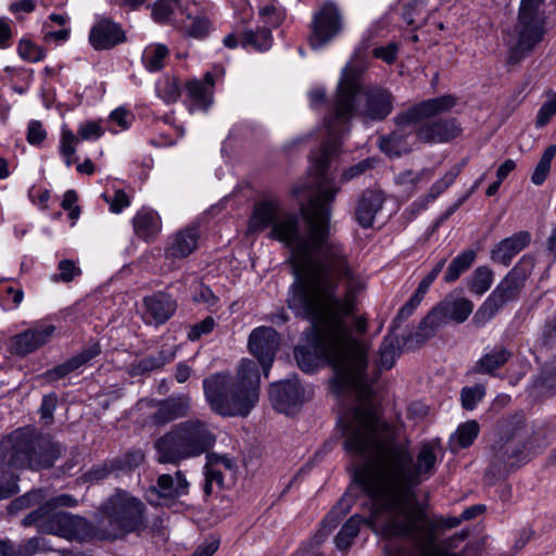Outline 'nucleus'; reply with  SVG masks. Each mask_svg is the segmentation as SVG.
I'll use <instances>...</instances> for the list:
<instances>
[{
	"mask_svg": "<svg viewBox=\"0 0 556 556\" xmlns=\"http://www.w3.org/2000/svg\"><path fill=\"white\" fill-rule=\"evenodd\" d=\"M306 232L301 217L282 210L274 194H264L254 205L249 231L270 229L269 237L289 248L294 281L286 300L288 307L311 323L312 346H298L294 357L305 372H313L323 358L336 374L338 395L353 390L367 391L366 369L369 346L352 334L349 317L357 311L356 289L349 286L343 296L337 294L341 279H352L353 269L344 245L330 238L329 210L305 213Z\"/></svg>",
	"mask_w": 556,
	"mask_h": 556,
	"instance_id": "nucleus-1",
	"label": "nucleus"
},
{
	"mask_svg": "<svg viewBox=\"0 0 556 556\" xmlns=\"http://www.w3.org/2000/svg\"><path fill=\"white\" fill-rule=\"evenodd\" d=\"M338 424L350 455L372 457L371 463L354 465L352 471L353 481L374 501L371 522L382 533H399L427 517L413 486L435 472L432 445L424 444L414 463L408 442L399 441V430L370 403L348 409Z\"/></svg>",
	"mask_w": 556,
	"mask_h": 556,
	"instance_id": "nucleus-2",
	"label": "nucleus"
},
{
	"mask_svg": "<svg viewBox=\"0 0 556 556\" xmlns=\"http://www.w3.org/2000/svg\"><path fill=\"white\" fill-rule=\"evenodd\" d=\"M361 77L362 70L352 63L346 64L342 70L333 111L325 118L328 138L315 159L313 182L317 185V191L309 195L307 204H302L300 208V217L304 222L306 212L319 208L329 210V219L331 218V204L340 187L328 176V167L338 154L341 136L348 131L352 116L358 114L365 121L380 122L393 110L391 92L379 86L363 87Z\"/></svg>",
	"mask_w": 556,
	"mask_h": 556,
	"instance_id": "nucleus-3",
	"label": "nucleus"
},
{
	"mask_svg": "<svg viewBox=\"0 0 556 556\" xmlns=\"http://www.w3.org/2000/svg\"><path fill=\"white\" fill-rule=\"evenodd\" d=\"M260 370L252 359L241 361L236 378L215 374L203 380L205 399L216 414L247 417L260 399Z\"/></svg>",
	"mask_w": 556,
	"mask_h": 556,
	"instance_id": "nucleus-4",
	"label": "nucleus"
},
{
	"mask_svg": "<svg viewBox=\"0 0 556 556\" xmlns=\"http://www.w3.org/2000/svg\"><path fill=\"white\" fill-rule=\"evenodd\" d=\"M498 439L493 444V467L498 473L519 467L531 455L548 444L543 428H529L522 413L501 418L496 424Z\"/></svg>",
	"mask_w": 556,
	"mask_h": 556,
	"instance_id": "nucleus-5",
	"label": "nucleus"
},
{
	"mask_svg": "<svg viewBox=\"0 0 556 556\" xmlns=\"http://www.w3.org/2000/svg\"><path fill=\"white\" fill-rule=\"evenodd\" d=\"M216 443L212 426L205 420L191 418L173 426L154 443L157 462L178 465L207 453Z\"/></svg>",
	"mask_w": 556,
	"mask_h": 556,
	"instance_id": "nucleus-6",
	"label": "nucleus"
},
{
	"mask_svg": "<svg viewBox=\"0 0 556 556\" xmlns=\"http://www.w3.org/2000/svg\"><path fill=\"white\" fill-rule=\"evenodd\" d=\"M63 447L48 435L20 428L0 441V465L39 470L52 467Z\"/></svg>",
	"mask_w": 556,
	"mask_h": 556,
	"instance_id": "nucleus-7",
	"label": "nucleus"
},
{
	"mask_svg": "<svg viewBox=\"0 0 556 556\" xmlns=\"http://www.w3.org/2000/svg\"><path fill=\"white\" fill-rule=\"evenodd\" d=\"M457 103L452 94L424 100L395 116L396 128L379 139L380 150L389 156H401L413 150L416 129L412 126L430 117L450 112Z\"/></svg>",
	"mask_w": 556,
	"mask_h": 556,
	"instance_id": "nucleus-8",
	"label": "nucleus"
},
{
	"mask_svg": "<svg viewBox=\"0 0 556 556\" xmlns=\"http://www.w3.org/2000/svg\"><path fill=\"white\" fill-rule=\"evenodd\" d=\"M534 265V257L529 254L517 262L475 313L472 321L477 327H483L503 306L519 299Z\"/></svg>",
	"mask_w": 556,
	"mask_h": 556,
	"instance_id": "nucleus-9",
	"label": "nucleus"
},
{
	"mask_svg": "<svg viewBox=\"0 0 556 556\" xmlns=\"http://www.w3.org/2000/svg\"><path fill=\"white\" fill-rule=\"evenodd\" d=\"M144 504L129 492L116 490L101 507L108 528L101 529L104 539H118L139 530L143 525Z\"/></svg>",
	"mask_w": 556,
	"mask_h": 556,
	"instance_id": "nucleus-10",
	"label": "nucleus"
},
{
	"mask_svg": "<svg viewBox=\"0 0 556 556\" xmlns=\"http://www.w3.org/2000/svg\"><path fill=\"white\" fill-rule=\"evenodd\" d=\"M24 527L35 526L40 533L54 534L67 540L83 541L89 535L85 518L41 505L22 520Z\"/></svg>",
	"mask_w": 556,
	"mask_h": 556,
	"instance_id": "nucleus-11",
	"label": "nucleus"
},
{
	"mask_svg": "<svg viewBox=\"0 0 556 556\" xmlns=\"http://www.w3.org/2000/svg\"><path fill=\"white\" fill-rule=\"evenodd\" d=\"M344 17L340 8L331 1L324 2L314 12L308 41L314 50L320 49L343 30Z\"/></svg>",
	"mask_w": 556,
	"mask_h": 556,
	"instance_id": "nucleus-12",
	"label": "nucleus"
},
{
	"mask_svg": "<svg viewBox=\"0 0 556 556\" xmlns=\"http://www.w3.org/2000/svg\"><path fill=\"white\" fill-rule=\"evenodd\" d=\"M407 531L383 533L388 536H402L413 543L414 556H464L463 553H450L437 546V525L427 517L416 521Z\"/></svg>",
	"mask_w": 556,
	"mask_h": 556,
	"instance_id": "nucleus-13",
	"label": "nucleus"
},
{
	"mask_svg": "<svg viewBox=\"0 0 556 556\" xmlns=\"http://www.w3.org/2000/svg\"><path fill=\"white\" fill-rule=\"evenodd\" d=\"M544 0H521L518 24L520 25V47L534 48L544 36L545 15L542 10Z\"/></svg>",
	"mask_w": 556,
	"mask_h": 556,
	"instance_id": "nucleus-14",
	"label": "nucleus"
},
{
	"mask_svg": "<svg viewBox=\"0 0 556 556\" xmlns=\"http://www.w3.org/2000/svg\"><path fill=\"white\" fill-rule=\"evenodd\" d=\"M473 311V303L460 296H446L437 306H434L424 318V325L439 326L447 321L456 324L464 323Z\"/></svg>",
	"mask_w": 556,
	"mask_h": 556,
	"instance_id": "nucleus-15",
	"label": "nucleus"
},
{
	"mask_svg": "<svg viewBox=\"0 0 556 556\" xmlns=\"http://www.w3.org/2000/svg\"><path fill=\"white\" fill-rule=\"evenodd\" d=\"M248 343L251 354L257 358L267 377L280 345L279 333L271 327L262 326L250 333Z\"/></svg>",
	"mask_w": 556,
	"mask_h": 556,
	"instance_id": "nucleus-16",
	"label": "nucleus"
},
{
	"mask_svg": "<svg viewBox=\"0 0 556 556\" xmlns=\"http://www.w3.org/2000/svg\"><path fill=\"white\" fill-rule=\"evenodd\" d=\"M142 305V319L147 325L154 327L166 324L177 311V301L165 291L143 296Z\"/></svg>",
	"mask_w": 556,
	"mask_h": 556,
	"instance_id": "nucleus-17",
	"label": "nucleus"
},
{
	"mask_svg": "<svg viewBox=\"0 0 556 556\" xmlns=\"http://www.w3.org/2000/svg\"><path fill=\"white\" fill-rule=\"evenodd\" d=\"M269 399L276 410L290 414L303 404L304 389L295 376L270 384Z\"/></svg>",
	"mask_w": 556,
	"mask_h": 556,
	"instance_id": "nucleus-18",
	"label": "nucleus"
},
{
	"mask_svg": "<svg viewBox=\"0 0 556 556\" xmlns=\"http://www.w3.org/2000/svg\"><path fill=\"white\" fill-rule=\"evenodd\" d=\"M416 129V138L425 143H446L459 137L463 128L455 117L431 119Z\"/></svg>",
	"mask_w": 556,
	"mask_h": 556,
	"instance_id": "nucleus-19",
	"label": "nucleus"
},
{
	"mask_svg": "<svg viewBox=\"0 0 556 556\" xmlns=\"http://www.w3.org/2000/svg\"><path fill=\"white\" fill-rule=\"evenodd\" d=\"M54 331L53 325H39L26 329L11 338L10 352L17 356H26L47 344Z\"/></svg>",
	"mask_w": 556,
	"mask_h": 556,
	"instance_id": "nucleus-20",
	"label": "nucleus"
},
{
	"mask_svg": "<svg viewBox=\"0 0 556 556\" xmlns=\"http://www.w3.org/2000/svg\"><path fill=\"white\" fill-rule=\"evenodd\" d=\"M122 26L110 17L97 21L90 29L89 42L94 50H110L126 41Z\"/></svg>",
	"mask_w": 556,
	"mask_h": 556,
	"instance_id": "nucleus-21",
	"label": "nucleus"
},
{
	"mask_svg": "<svg viewBox=\"0 0 556 556\" xmlns=\"http://www.w3.org/2000/svg\"><path fill=\"white\" fill-rule=\"evenodd\" d=\"M192 409L191 396L187 393L174 394L157 403V408L151 416L156 426H164L177 419L187 417Z\"/></svg>",
	"mask_w": 556,
	"mask_h": 556,
	"instance_id": "nucleus-22",
	"label": "nucleus"
},
{
	"mask_svg": "<svg viewBox=\"0 0 556 556\" xmlns=\"http://www.w3.org/2000/svg\"><path fill=\"white\" fill-rule=\"evenodd\" d=\"M102 352L101 346L98 342H93L88 346L84 348L78 354L68 358L66 362L47 370L42 377L47 382H55L63 379L71 372L79 369L80 367L88 364L91 359L96 358Z\"/></svg>",
	"mask_w": 556,
	"mask_h": 556,
	"instance_id": "nucleus-23",
	"label": "nucleus"
},
{
	"mask_svg": "<svg viewBox=\"0 0 556 556\" xmlns=\"http://www.w3.org/2000/svg\"><path fill=\"white\" fill-rule=\"evenodd\" d=\"M531 242L529 231H518L513 236L501 240L490 253V257L494 263L508 266L511 260L526 249Z\"/></svg>",
	"mask_w": 556,
	"mask_h": 556,
	"instance_id": "nucleus-24",
	"label": "nucleus"
},
{
	"mask_svg": "<svg viewBox=\"0 0 556 556\" xmlns=\"http://www.w3.org/2000/svg\"><path fill=\"white\" fill-rule=\"evenodd\" d=\"M370 501H371L370 517L365 519L362 516H359L358 514L353 515L352 517H350L348 519V521L342 526L339 533L336 535L334 543H336V546L340 551H346L351 547V545L353 544V540L358 535L361 526L363 523L368 525L372 529L374 532L381 534L386 539H394L395 538V536L384 535L382 533V531L380 530V527H378L377 525L371 522V520L374 518L375 505H374V501L371 498H370Z\"/></svg>",
	"mask_w": 556,
	"mask_h": 556,
	"instance_id": "nucleus-25",
	"label": "nucleus"
},
{
	"mask_svg": "<svg viewBox=\"0 0 556 556\" xmlns=\"http://www.w3.org/2000/svg\"><path fill=\"white\" fill-rule=\"evenodd\" d=\"M384 199L381 193L374 190H365L355 206V219L363 228L374 225L377 213L382 208Z\"/></svg>",
	"mask_w": 556,
	"mask_h": 556,
	"instance_id": "nucleus-26",
	"label": "nucleus"
},
{
	"mask_svg": "<svg viewBox=\"0 0 556 556\" xmlns=\"http://www.w3.org/2000/svg\"><path fill=\"white\" fill-rule=\"evenodd\" d=\"M199 229L188 226L179 230L168 242L165 255L168 258H185L198 247Z\"/></svg>",
	"mask_w": 556,
	"mask_h": 556,
	"instance_id": "nucleus-27",
	"label": "nucleus"
},
{
	"mask_svg": "<svg viewBox=\"0 0 556 556\" xmlns=\"http://www.w3.org/2000/svg\"><path fill=\"white\" fill-rule=\"evenodd\" d=\"M152 491H155L159 497L176 500L188 494L189 482L180 470H177L175 475L163 473L157 477Z\"/></svg>",
	"mask_w": 556,
	"mask_h": 556,
	"instance_id": "nucleus-28",
	"label": "nucleus"
},
{
	"mask_svg": "<svg viewBox=\"0 0 556 556\" xmlns=\"http://www.w3.org/2000/svg\"><path fill=\"white\" fill-rule=\"evenodd\" d=\"M513 357V352L504 345H495L486 352L475 365V372L495 376Z\"/></svg>",
	"mask_w": 556,
	"mask_h": 556,
	"instance_id": "nucleus-29",
	"label": "nucleus"
},
{
	"mask_svg": "<svg viewBox=\"0 0 556 556\" xmlns=\"http://www.w3.org/2000/svg\"><path fill=\"white\" fill-rule=\"evenodd\" d=\"M135 233L146 241L153 239L161 230V222L156 212L141 208L132 219Z\"/></svg>",
	"mask_w": 556,
	"mask_h": 556,
	"instance_id": "nucleus-30",
	"label": "nucleus"
},
{
	"mask_svg": "<svg viewBox=\"0 0 556 556\" xmlns=\"http://www.w3.org/2000/svg\"><path fill=\"white\" fill-rule=\"evenodd\" d=\"M402 353L399 338L390 330V333L386 336L379 348L378 358L376 365L378 369L388 370L391 369L397 357Z\"/></svg>",
	"mask_w": 556,
	"mask_h": 556,
	"instance_id": "nucleus-31",
	"label": "nucleus"
},
{
	"mask_svg": "<svg viewBox=\"0 0 556 556\" xmlns=\"http://www.w3.org/2000/svg\"><path fill=\"white\" fill-rule=\"evenodd\" d=\"M477 251L467 249L452 260L443 276L446 283L456 281L464 273H466L475 263Z\"/></svg>",
	"mask_w": 556,
	"mask_h": 556,
	"instance_id": "nucleus-32",
	"label": "nucleus"
},
{
	"mask_svg": "<svg viewBox=\"0 0 556 556\" xmlns=\"http://www.w3.org/2000/svg\"><path fill=\"white\" fill-rule=\"evenodd\" d=\"M188 98L191 101V110L207 111L212 104V90L201 80L193 79L186 85Z\"/></svg>",
	"mask_w": 556,
	"mask_h": 556,
	"instance_id": "nucleus-33",
	"label": "nucleus"
},
{
	"mask_svg": "<svg viewBox=\"0 0 556 556\" xmlns=\"http://www.w3.org/2000/svg\"><path fill=\"white\" fill-rule=\"evenodd\" d=\"M169 55L168 48L163 43L148 46L142 53V63L149 72H159Z\"/></svg>",
	"mask_w": 556,
	"mask_h": 556,
	"instance_id": "nucleus-34",
	"label": "nucleus"
},
{
	"mask_svg": "<svg viewBox=\"0 0 556 556\" xmlns=\"http://www.w3.org/2000/svg\"><path fill=\"white\" fill-rule=\"evenodd\" d=\"M271 29L267 26L258 27L254 30H247L242 34L241 45L252 47L255 50L266 51L271 47Z\"/></svg>",
	"mask_w": 556,
	"mask_h": 556,
	"instance_id": "nucleus-35",
	"label": "nucleus"
},
{
	"mask_svg": "<svg viewBox=\"0 0 556 556\" xmlns=\"http://www.w3.org/2000/svg\"><path fill=\"white\" fill-rule=\"evenodd\" d=\"M493 279L494 273L489 266H478L469 277L468 288L472 293L482 295L491 288Z\"/></svg>",
	"mask_w": 556,
	"mask_h": 556,
	"instance_id": "nucleus-36",
	"label": "nucleus"
},
{
	"mask_svg": "<svg viewBox=\"0 0 556 556\" xmlns=\"http://www.w3.org/2000/svg\"><path fill=\"white\" fill-rule=\"evenodd\" d=\"M556 155V144H549L543 152V154L540 157L539 163L536 164L534 172L531 176V181L535 186H541L546 180L549 170L552 161Z\"/></svg>",
	"mask_w": 556,
	"mask_h": 556,
	"instance_id": "nucleus-37",
	"label": "nucleus"
},
{
	"mask_svg": "<svg viewBox=\"0 0 556 556\" xmlns=\"http://www.w3.org/2000/svg\"><path fill=\"white\" fill-rule=\"evenodd\" d=\"M144 454L141 450H131L125 455L112 460V466L118 472H129L139 467L143 462Z\"/></svg>",
	"mask_w": 556,
	"mask_h": 556,
	"instance_id": "nucleus-38",
	"label": "nucleus"
},
{
	"mask_svg": "<svg viewBox=\"0 0 556 556\" xmlns=\"http://www.w3.org/2000/svg\"><path fill=\"white\" fill-rule=\"evenodd\" d=\"M439 329V326L424 325V318L419 323L418 329L414 333H409L403 341V344L408 350L416 349L424 344L428 339L433 337L434 332Z\"/></svg>",
	"mask_w": 556,
	"mask_h": 556,
	"instance_id": "nucleus-39",
	"label": "nucleus"
},
{
	"mask_svg": "<svg viewBox=\"0 0 556 556\" xmlns=\"http://www.w3.org/2000/svg\"><path fill=\"white\" fill-rule=\"evenodd\" d=\"M285 10L274 2L265 3L260 8V17L269 28L278 27L285 20Z\"/></svg>",
	"mask_w": 556,
	"mask_h": 556,
	"instance_id": "nucleus-40",
	"label": "nucleus"
},
{
	"mask_svg": "<svg viewBox=\"0 0 556 556\" xmlns=\"http://www.w3.org/2000/svg\"><path fill=\"white\" fill-rule=\"evenodd\" d=\"M479 425L476 420L462 424L455 433V440L458 447L466 448L470 446L479 434Z\"/></svg>",
	"mask_w": 556,
	"mask_h": 556,
	"instance_id": "nucleus-41",
	"label": "nucleus"
},
{
	"mask_svg": "<svg viewBox=\"0 0 556 556\" xmlns=\"http://www.w3.org/2000/svg\"><path fill=\"white\" fill-rule=\"evenodd\" d=\"M191 23L186 26V34L195 39H204L212 30V22L205 15L192 17L188 15Z\"/></svg>",
	"mask_w": 556,
	"mask_h": 556,
	"instance_id": "nucleus-42",
	"label": "nucleus"
},
{
	"mask_svg": "<svg viewBox=\"0 0 556 556\" xmlns=\"http://www.w3.org/2000/svg\"><path fill=\"white\" fill-rule=\"evenodd\" d=\"M159 97L166 103H175L180 97L179 83L174 77H165L156 87Z\"/></svg>",
	"mask_w": 556,
	"mask_h": 556,
	"instance_id": "nucleus-43",
	"label": "nucleus"
},
{
	"mask_svg": "<svg viewBox=\"0 0 556 556\" xmlns=\"http://www.w3.org/2000/svg\"><path fill=\"white\" fill-rule=\"evenodd\" d=\"M463 169V164L454 165L450 170L445 173V175L437 180L429 190V197L434 200L441 193H443L450 186L453 185L455 179L458 177Z\"/></svg>",
	"mask_w": 556,
	"mask_h": 556,
	"instance_id": "nucleus-44",
	"label": "nucleus"
},
{
	"mask_svg": "<svg viewBox=\"0 0 556 556\" xmlns=\"http://www.w3.org/2000/svg\"><path fill=\"white\" fill-rule=\"evenodd\" d=\"M556 115V92L547 93V100L542 104L536 114V126L544 127Z\"/></svg>",
	"mask_w": 556,
	"mask_h": 556,
	"instance_id": "nucleus-45",
	"label": "nucleus"
},
{
	"mask_svg": "<svg viewBox=\"0 0 556 556\" xmlns=\"http://www.w3.org/2000/svg\"><path fill=\"white\" fill-rule=\"evenodd\" d=\"M17 52L23 60L28 62H38L45 58V51L27 39L20 40Z\"/></svg>",
	"mask_w": 556,
	"mask_h": 556,
	"instance_id": "nucleus-46",
	"label": "nucleus"
},
{
	"mask_svg": "<svg viewBox=\"0 0 556 556\" xmlns=\"http://www.w3.org/2000/svg\"><path fill=\"white\" fill-rule=\"evenodd\" d=\"M428 0H410L403 5L402 18L408 26H415L416 16L421 15Z\"/></svg>",
	"mask_w": 556,
	"mask_h": 556,
	"instance_id": "nucleus-47",
	"label": "nucleus"
},
{
	"mask_svg": "<svg viewBox=\"0 0 556 556\" xmlns=\"http://www.w3.org/2000/svg\"><path fill=\"white\" fill-rule=\"evenodd\" d=\"M42 500H43V492L41 490H34V491L27 492L23 496L14 500L10 504L9 510H10V513H13L14 510L27 508L31 505L40 503Z\"/></svg>",
	"mask_w": 556,
	"mask_h": 556,
	"instance_id": "nucleus-48",
	"label": "nucleus"
},
{
	"mask_svg": "<svg viewBox=\"0 0 556 556\" xmlns=\"http://www.w3.org/2000/svg\"><path fill=\"white\" fill-rule=\"evenodd\" d=\"M400 45L396 42H389L386 46H378L372 49V56L383 61L387 64H393L397 60Z\"/></svg>",
	"mask_w": 556,
	"mask_h": 556,
	"instance_id": "nucleus-49",
	"label": "nucleus"
},
{
	"mask_svg": "<svg viewBox=\"0 0 556 556\" xmlns=\"http://www.w3.org/2000/svg\"><path fill=\"white\" fill-rule=\"evenodd\" d=\"M374 164H375L374 159L362 160L357 164H354V165L350 166L349 168L344 169V172L341 175L340 181L342 184H344V182H348V181L365 174L366 172H368L369 169H371L374 167Z\"/></svg>",
	"mask_w": 556,
	"mask_h": 556,
	"instance_id": "nucleus-50",
	"label": "nucleus"
},
{
	"mask_svg": "<svg viewBox=\"0 0 556 556\" xmlns=\"http://www.w3.org/2000/svg\"><path fill=\"white\" fill-rule=\"evenodd\" d=\"M540 341L543 345L556 342V309L545 318L541 328Z\"/></svg>",
	"mask_w": 556,
	"mask_h": 556,
	"instance_id": "nucleus-51",
	"label": "nucleus"
},
{
	"mask_svg": "<svg viewBox=\"0 0 556 556\" xmlns=\"http://www.w3.org/2000/svg\"><path fill=\"white\" fill-rule=\"evenodd\" d=\"M169 361L170 357H168L164 352H160L157 355H151L142 358L138 363L137 368L140 372H149L163 367Z\"/></svg>",
	"mask_w": 556,
	"mask_h": 556,
	"instance_id": "nucleus-52",
	"label": "nucleus"
},
{
	"mask_svg": "<svg viewBox=\"0 0 556 556\" xmlns=\"http://www.w3.org/2000/svg\"><path fill=\"white\" fill-rule=\"evenodd\" d=\"M215 325V319L211 316H207L202 321L192 325L188 331L187 337L190 341H197L202 336L211 333Z\"/></svg>",
	"mask_w": 556,
	"mask_h": 556,
	"instance_id": "nucleus-53",
	"label": "nucleus"
},
{
	"mask_svg": "<svg viewBox=\"0 0 556 556\" xmlns=\"http://www.w3.org/2000/svg\"><path fill=\"white\" fill-rule=\"evenodd\" d=\"M482 396L483 391L480 387H466L462 390V404L466 409H473Z\"/></svg>",
	"mask_w": 556,
	"mask_h": 556,
	"instance_id": "nucleus-54",
	"label": "nucleus"
},
{
	"mask_svg": "<svg viewBox=\"0 0 556 556\" xmlns=\"http://www.w3.org/2000/svg\"><path fill=\"white\" fill-rule=\"evenodd\" d=\"M59 270L60 274L58 278L55 277L54 280H62L64 282H71L76 276H79L81 274V270L79 267L75 265V263L71 260H62L59 263Z\"/></svg>",
	"mask_w": 556,
	"mask_h": 556,
	"instance_id": "nucleus-55",
	"label": "nucleus"
},
{
	"mask_svg": "<svg viewBox=\"0 0 556 556\" xmlns=\"http://www.w3.org/2000/svg\"><path fill=\"white\" fill-rule=\"evenodd\" d=\"M76 142H78V137L72 130H62L60 151L64 157H73L76 152Z\"/></svg>",
	"mask_w": 556,
	"mask_h": 556,
	"instance_id": "nucleus-56",
	"label": "nucleus"
},
{
	"mask_svg": "<svg viewBox=\"0 0 556 556\" xmlns=\"http://www.w3.org/2000/svg\"><path fill=\"white\" fill-rule=\"evenodd\" d=\"M353 497L350 494H344L339 503L331 509L328 517L324 520L323 528H326L327 522L332 518L336 517L339 519L340 517H343L346 515L352 506Z\"/></svg>",
	"mask_w": 556,
	"mask_h": 556,
	"instance_id": "nucleus-57",
	"label": "nucleus"
},
{
	"mask_svg": "<svg viewBox=\"0 0 556 556\" xmlns=\"http://www.w3.org/2000/svg\"><path fill=\"white\" fill-rule=\"evenodd\" d=\"M18 477L10 475V477L2 476L0 478V501L11 497L18 492L17 485Z\"/></svg>",
	"mask_w": 556,
	"mask_h": 556,
	"instance_id": "nucleus-58",
	"label": "nucleus"
},
{
	"mask_svg": "<svg viewBox=\"0 0 556 556\" xmlns=\"http://www.w3.org/2000/svg\"><path fill=\"white\" fill-rule=\"evenodd\" d=\"M18 477L10 475V477L2 476L0 478V501L11 497L18 492L17 485Z\"/></svg>",
	"mask_w": 556,
	"mask_h": 556,
	"instance_id": "nucleus-59",
	"label": "nucleus"
},
{
	"mask_svg": "<svg viewBox=\"0 0 556 556\" xmlns=\"http://www.w3.org/2000/svg\"><path fill=\"white\" fill-rule=\"evenodd\" d=\"M47 137V132L39 121H31L27 128V141L33 146L40 144Z\"/></svg>",
	"mask_w": 556,
	"mask_h": 556,
	"instance_id": "nucleus-60",
	"label": "nucleus"
},
{
	"mask_svg": "<svg viewBox=\"0 0 556 556\" xmlns=\"http://www.w3.org/2000/svg\"><path fill=\"white\" fill-rule=\"evenodd\" d=\"M193 300L198 303L205 304L207 307H214L218 303V296H216L212 289L205 285H201L197 289Z\"/></svg>",
	"mask_w": 556,
	"mask_h": 556,
	"instance_id": "nucleus-61",
	"label": "nucleus"
},
{
	"mask_svg": "<svg viewBox=\"0 0 556 556\" xmlns=\"http://www.w3.org/2000/svg\"><path fill=\"white\" fill-rule=\"evenodd\" d=\"M77 134L83 140H96L103 135V130L97 122H87L79 126Z\"/></svg>",
	"mask_w": 556,
	"mask_h": 556,
	"instance_id": "nucleus-62",
	"label": "nucleus"
},
{
	"mask_svg": "<svg viewBox=\"0 0 556 556\" xmlns=\"http://www.w3.org/2000/svg\"><path fill=\"white\" fill-rule=\"evenodd\" d=\"M105 201L110 204V208L113 213H121L125 207L129 206L130 200L129 197L125 193L124 190H116L114 192V197L109 199L105 194H103Z\"/></svg>",
	"mask_w": 556,
	"mask_h": 556,
	"instance_id": "nucleus-63",
	"label": "nucleus"
},
{
	"mask_svg": "<svg viewBox=\"0 0 556 556\" xmlns=\"http://www.w3.org/2000/svg\"><path fill=\"white\" fill-rule=\"evenodd\" d=\"M541 380L544 389L556 393V362L543 370Z\"/></svg>",
	"mask_w": 556,
	"mask_h": 556,
	"instance_id": "nucleus-64",
	"label": "nucleus"
}]
</instances>
